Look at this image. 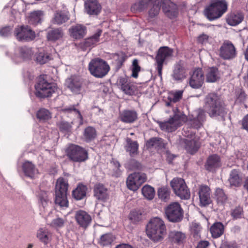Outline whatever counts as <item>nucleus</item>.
<instances>
[{
    "label": "nucleus",
    "mask_w": 248,
    "mask_h": 248,
    "mask_svg": "<svg viewBox=\"0 0 248 248\" xmlns=\"http://www.w3.org/2000/svg\"><path fill=\"white\" fill-rule=\"evenodd\" d=\"M160 0H139L135 3L133 8L141 11L146 9L148 6L153 3L149 11V15L151 17L157 16L160 9ZM162 3V10L165 14L170 18L175 17L178 14L177 6L170 0H161Z\"/></svg>",
    "instance_id": "1"
},
{
    "label": "nucleus",
    "mask_w": 248,
    "mask_h": 248,
    "mask_svg": "<svg viewBox=\"0 0 248 248\" xmlns=\"http://www.w3.org/2000/svg\"><path fill=\"white\" fill-rule=\"evenodd\" d=\"M146 232L153 241H161L166 234V227L164 221L159 217L151 219L147 225Z\"/></svg>",
    "instance_id": "2"
},
{
    "label": "nucleus",
    "mask_w": 248,
    "mask_h": 248,
    "mask_svg": "<svg viewBox=\"0 0 248 248\" xmlns=\"http://www.w3.org/2000/svg\"><path fill=\"white\" fill-rule=\"evenodd\" d=\"M205 102V109L210 117H223L226 113L219 96L217 94H209L206 97Z\"/></svg>",
    "instance_id": "3"
},
{
    "label": "nucleus",
    "mask_w": 248,
    "mask_h": 248,
    "mask_svg": "<svg viewBox=\"0 0 248 248\" xmlns=\"http://www.w3.org/2000/svg\"><path fill=\"white\" fill-rule=\"evenodd\" d=\"M227 10V4L225 0H216L204 10V15L210 20L221 17Z\"/></svg>",
    "instance_id": "4"
},
{
    "label": "nucleus",
    "mask_w": 248,
    "mask_h": 248,
    "mask_svg": "<svg viewBox=\"0 0 248 248\" xmlns=\"http://www.w3.org/2000/svg\"><path fill=\"white\" fill-rule=\"evenodd\" d=\"M173 111L174 115L170 117L168 121L159 122V125L161 130L168 132H173L184 122L186 116L179 112L177 108Z\"/></svg>",
    "instance_id": "5"
},
{
    "label": "nucleus",
    "mask_w": 248,
    "mask_h": 248,
    "mask_svg": "<svg viewBox=\"0 0 248 248\" xmlns=\"http://www.w3.org/2000/svg\"><path fill=\"white\" fill-rule=\"evenodd\" d=\"M109 69V66L107 62L100 58L93 59L89 63V70L91 74L96 78L104 77Z\"/></svg>",
    "instance_id": "6"
},
{
    "label": "nucleus",
    "mask_w": 248,
    "mask_h": 248,
    "mask_svg": "<svg viewBox=\"0 0 248 248\" xmlns=\"http://www.w3.org/2000/svg\"><path fill=\"white\" fill-rule=\"evenodd\" d=\"M35 94L39 97H47L51 96L57 89L54 83L47 82L42 77L39 78L35 86Z\"/></svg>",
    "instance_id": "7"
},
{
    "label": "nucleus",
    "mask_w": 248,
    "mask_h": 248,
    "mask_svg": "<svg viewBox=\"0 0 248 248\" xmlns=\"http://www.w3.org/2000/svg\"><path fill=\"white\" fill-rule=\"evenodd\" d=\"M174 193L181 199L190 198V192L184 180L181 178H174L170 183Z\"/></svg>",
    "instance_id": "8"
},
{
    "label": "nucleus",
    "mask_w": 248,
    "mask_h": 248,
    "mask_svg": "<svg viewBox=\"0 0 248 248\" xmlns=\"http://www.w3.org/2000/svg\"><path fill=\"white\" fill-rule=\"evenodd\" d=\"M69 158L76 162H81L86 161L88 158V152L83 148L76 145H71L66 151Z\"/></svg>",
    "instance_id": "9"
},
{
    "label": "nucleus",
    "mask_w": 248,
    "mask_h": 248,
    "mask_svg": "<svg viewBox=\"0 0 248 248\" xmlns=\"http://www.w3.org/2000/svg\"><path fill=\"white\" fill-rule=\"evenodd\" d=\"M165 215L168 220L172 222L180 221L183 217V212L180 204L177 202L170 203L165 208Z\"/></svg>",
    "instance_id": "10"
},
{
    "label": "nucleus",
    "mask_w": 248,
    "mask_h": 248,
    "mask_svg": "<svg viewBox=\"0 0 248 248\" xmlns=\"http://www.w3.org/2000/svg\"><path fill=\"white\" fill-rule=\"evenodd\" d=\"M173 50L167 46L160 47L155 57V62L157 65L156 69L158 75L161 76L163 65L171 57Z\"/></svg>",
    "instance_id": "11"
},
{
    "label": "nucleus",
    "mask_w": 248,
    "mask_h": 248,
    "mask_svg": "<svg viewBox=\"0 0 248 248\" xmlns=\"http://www.w3.org/2000/svg\"><path fill=\"white\" fill-rule=\"evenodd\" d=\"M147 179V176L144 173L134 172L130 174L127 178V187L131 190L136 191Z\"/></svg>",
    "instance_id": "12"
},
{
    "label": "nucleus",
    "mask_w": 248,
    "mask_h": 248,
    "mask_svg": "<svg viewBox=\"0 0 248 248\" xmlns=\"http://www.w3.org/2000/svg\"><path fill=\"white\" fill-rule=\"evenodd\" d=\"M188 131V133L184 130L183 135L186 137L184 139L183 142L185 143V148L187 152L191 154H195L200 147V144L198 141V138L197 137L193 132Z\"/></svg>",
    "instance_id": "13"
},
{
    "label": "nucleus",
    "mask_w": 248,
    "mask_h": 248,
    "mask_svg": "<svg viewBox=\"0 0 248 248\" xmlns=\"http://www.w3.org/2000/svg\"><path fill=\"white\" fill-rule=\"evenodd\" d=\"M14 34L20 41H29L35 37V33L28 26H20L16 28Z\"/></svg>",
    "instance_id": "14"
},
{
    "label": "nucleus",
    "mask_w": 248,
    "mask_h": 248,
    "mask_svg": "<svg viewBox=\"0 0 248 248\" xmlns=\"http://www.w3.org/2000/svg\"><path fill=\"white\" fill-rule=\"evenodd\" d=\"M236 48L229 41L223 42L219 48V56L224 60H232L236 56Z\"/></svg>",
    "instance_id": "15"
},
{
    "label": "nucleus",
    "mask_w": 248,
    "mask_h": 248,
    "mask_svg": "<svg viewBox=\"0 0 248 248\" xmlns=\"http://www.w3.org/2000/svg\"><path fill=\"white\" fill-rule=\"evenodd\" d=\"M205 120L204 111L201 109L194 111L187 119V123L195 128H199L202 125Z\"/></svg>",
    "instance_id": "16"
},
{
    "label": "nucleus",
    "mask_w": 248,
    "mask_h": 248,
    "mask_svg": "<svg viewBox=\"0 0 248 248\" xmlns=\"http://www.w3.org/2000/svg\"><path fill=\"white\" fill-rule=\"evenodd\" d=\"M204 80L203 72L201 68H198L194 69L190 74L189 85L193 88L198 89L202 85Z\"/></svg>",
    "instance_id": "17"
},
{
    "label": "nucleus",
    "mask_w": 248,
    "mask_h": 248,
    "mask_svg": "<svg viewBox=\"0 0 248 248\" xmlns=\"http://www.w3.org/2000/svg\"><path fill=\"white\" fill-rule=\"evenodd\" d=\"M33 52L31 48L23 46L18 48L15 52L12 59L16 62L29 59L31 58Z\"/></svg>",
    "instance_id": "18"
},
{
    "label": "nucleus",
    "mask_w": 248,
    "mask_h": 248,
    "mask_svg": "<svg viewBox=\"0 0 248 248\" xmlns=\"http://www.w3.org/2000/svg\"><path fill=\"white\" fill-rule=\"evenodd\" d=\"M210 193L211 190L209 186L205 185H201L200 186L198 195L200 200V204L201 206H205L210 203L211 202Z\"/></svg>",
    "instance_id": "19"
},
{
    "label": "nucleus",
    "mask_w": 248,
    "mask_h": 248,
    "mask_svg": "<svg viewBox=\"0 0 248 248\" xmlns=\"http://www.w3.org/2000/svg\"><path fill=\"white\" fill-rule=\"evenodd\" d=\"M117 84L119 88L128 95L133 94L136 90V86L130 83L126 78H120L117 80Z\"/></svg>",
    "instance_id": "20"
},
{
    "label": "nucleus",
    "mask_w": 248,
    "mask_h": 248,
    "mask_svg": "<svg viewBox=\"0 0 248 248\" xmlns=\"http://www.w3.org/2000/svg\"><path fill=\"white\" fill-rule=\"evenodd\" d=\"M75 216L78 224L82 228H87L91 222V216L85 211L79 210L76 211Z\"/></svg>",
    "instance_id": "21"
},
{
    "label": "nucleus",
    "mask_w": 248,
    "mask_h": 248,
    "mask_svg": "<svg viewBox=\"0 0 248 248\" xmlns=\"http://www.w3.org/2000/svg\"><path fill=\"white\" fill-rule=\"evenodd\" d=\"M66 83L68 88L73 93L76 94L80 93L82 84L81 78L77 76H72L66 80Z\"/></svg>",
    "instance_id": "22"
},
{
    "label": "nucleus",
    "mask_w": 248,
    "mask_h": 248,
    "mask_svg": "<svg viewBox=\"0 0 248 248\" xmlns=\"http://www.w3.org/2000/svg\"><path fill=\"white\" fill-rule=\"evenodd\" d=\"M86 27L81 24L72 26L69 29L70 36L75 39H80L83 38L86 34Z\"/></svg>",
    "instance_id": "23"
},
{
    "label": "nucleus",
    "mask_w": 248,
    "mask_h": 248,
    "mask_svg": "<svg viewBox=\"0 0 248 248\" xmlns=\"http://www.w3.org/2000/svg\"><path fill=\"white\" fill-rule=\"evenodd\" d=\"M85 10L90 15H97L101 10V6L96 0H87L85 2Z\"/></svg>",
    "instance_id": "24"
},
{
    "label": "nucleus",
    "mask_w": 248,
    "mask_h": 248,
    "mask_svg": "<svg viewBox=\"0 0 248 248\" xmlns=\"http://www.w3.org/2000/svg\"><path fill=\"white\" fill-rule=\"evenodd\" d=\"M119 119L124 123L131 124L138 119V114L135 110L125 109L120 112Z\"/></svg>",
    "instance_id": "25"
},
{
    "label": "nucleus",
    "mask_w": 248,
    "mask_h": 248,
    "mask_svg": "<svg viewBox=\"0 0 248 248\" xmlns=\"http://www.w3.org/2000/svg\"><path fill=\"white\" fill-rule=\"evenodd\" d=\"M183 91L181 90L171 91L168 93L165 105L167 107H173L175 103L179 102L183 96Z\"/></svg>",
    "instance_id": "26"
},
{
    "label": "nucleus",
    "mask_w": 248,
    "mask_h": 248,
    "mask_svg": "<svg viewBox=\"0 0 248 248\" xmlns=\"http://www.w3.org/2000/svg\"><path fill=\"white\" fill-rule=\"evenodd\" d=\"M94 195L99 200L104 202L108 199V190L101 184L96 185L94 188Z\"/></svg>",
    "instance_id": "27"
},
{
    "label": "nucleus",
    "mask_w": 248,
    "mask_h": 248,
    "mask_svg": "<svg viewBox=\"0 0 248 248\" xmlns=\"http://www.w3.org/2000/svg\"><path fill=\"white\" fill-rule=\"evenodd\" d=\"M220 165V160L219 156L217 155H213L208 158L205 168L208 171H213L219 167Z\"/></svg>",
    "instance_id": "28"
},
{
    "label": "nucleus",
    "mask_w": 248,
    "mask_h": 248,
    "mask_svg": "<svg viewBox=\"0 0 248 248\" xmlns=\"http://www.w3.org/2000/svg\"><path fill=\"white\" fill-rule=\"evenodd\" d=\"M242 181L241 172L239 170L233 169L230 173L228 182L231 186H239Z\"/></svg>",
    "instance_id": "29"
},
{
    "label": "nucleus",
    "mask_w": 248,
    "mask_h": 248,
    "mask_svg": "<svg viewBox=\"0 0 248 248\" xmlns=\"http://www.w3.org/2000/svg\"><path fill=\"white\" fill-rule=\"evenodd\" d=\"M126 145L125 149L131 156H134L138 154L139 144L137 141H133L131 139H126Z\"/></svg>",
    "instance_id": "30"
},
{
    "label": "nucleus",
    "mask_w": 248,
    "mask_h": 248,
    "mask_svg": "<svg viewBox=\"0 0 248 248\" xmlns=\"http://www.w3.org/2000/svg\"><path fill=\"white\" fill-rule=\"evenodd\" d=\"M187 74V69L180 64L175 65L172 77L176 80H182L185 78Z\"/></svg>",
    "instance_id": "31"
},
{
    "label": "nucleus",
    "mask_w": 248,
    "mask_h": 248,
    "mask_svg": "<svg viewBox=\"0 0 248 248\" xmlns=\"http://www.w3.org/2000/svg\"><path fill=\"white\" fill-rule=\"evenodd\" d=\"M44 12L41 10L34 11L29 16V23L36 25L41 22L44 16Z\"/></svg>",
    "instance_id": "32"
},
{
    "label": "nucleus",
    "mask_w": 248,
    "mask_h": 248,
    "mask_svg": "<svg viewBox=\"0 0 248 248\" xmlns=\"http://www.w3.org/2000/svg\"><path fill=\"white\" fill-rule=\"evenodd\" d=\"M22 169L25 174L31 178H32L38 172L34 165L29 161H26L23 164Z\"/></svg>",
    "instance_id": "33"
},
{
    "label": "nucleus",
    "mask_w": 248,
    "mask_h": 248,
    "mask_svg": "<svg viewBox=\"0 0 248 248\" xmlns=\"http://www.w3.org/2000/svg\"><path fill=\"white\" fill-rule=\"evenodd\" d=\"M210 230L213 237L218 238L223 233L224 226L222 223L217 222L211 226Z\"/></svg>",
    "instance_id": "34"
},
{
    "label": "nucleus",
    "mask_w": 248,
    "mask_h": 248,
    "mask_svg": "<svg viewBox=\"0 0 248 248\" xmlns=\"http://www.w3.org/2000/svg\"><path fill=\"white\" fill-rule=\"evenodd\" d=\"M63 35V32L60 28L52 29L48 31L47 33V39L50 41H56L61 39Z\"/></svg>",
    "instance_id": "35"
},
{
    "label": "nucleus",
    "mask_w": 248,
    "mask_h": 248,
    "mask_svg": "<svg viewBox=\"0 0 248 248\" xmlns=\"http://www.w3.org/2000/svg\"><path fill=\"white\" fill-rule=\"evenodd\" d=\"M244 16L240 13H231L227 18V23L231 26H235L240 23L243 20Z\"/></svg>",
    "instance_id": "36"
},
{
    "label": "nucleus",
    "mask_w": 248,
    "mask_h": 248,
    "mask_svg": "<svg viewBox=\"0 0 248 248\" xmlns=\"http://www.w3.org/2000/svg\"><path fill=\"white\" fill-rule=\"evenodd\" d=\"M69 19L67 13L58 11L54 15L52 22L57 25H61L66 22Z\"/></svg>",
    "instance_id": "37"
},
{
    "label": "nucleus",
    "mask_w": 248,
    "mask_h": 248,
    "mask_svg": "<svg viewBox=\"0 0 248 248\" xmlns=\"http://www.w3.org/2000/svg\"><path fill=\"white\" fill-rule=\"evenodd\" d=\"M68 183L66 180L63 178H59L55 186V193H67Z\"/></svg>",
    "instance_id": "38"
},
{
    "label": "nucleus",
    "mask_w": 248,
    "mask_h": 248,
    "mask_svg": "<svg viewBox=\"0 0 248 248\" xmlns=\"http://www.w3.org/2000/svg\"><path fill=\"white\" fill-rule=\"evenodd\" d=\"M87 187L82 184H79L72 192L73 197L77 200H80L85 197Z\"/></svg>",
    "instance_id": "39"
},
{
    "label": "nucleus",
    "mask_w": 248,
    "mask_h": 248,
    "mask_svg": "<svg viewBox=\"0 0 248 248\" xmlns=\"http://www.w3.org/2000/svg\"><path fill=\"white\" fill-rule=\"evenodd\" d=\"M102 31L99 30L92 36L85 39L84 42V46L85 47H93L96 45L99 41V37Z\"/></svg>",
    "instance_id": "40"
},
{
    "label": "nucleus",
    "mask_w": 248,
    "mask_h": 248,
    "mask_svg": "<svg viewBox=\"0 0 248 248\" xmlns=\"http://www.w3.org/2000/svg\"><path fill=\"white\" fill-rule=\"evenodd\" d=\"M206 81L208 82H215L219 78L218 71L215 67L209 68L207 71Z\"/></svg>",
    "instance_id": "41"
},
{
    "label": "nucleus",
    "mask_w": 248,
    "mask_h": 248,
    "mask_svg": "<svg viewBox=\"0 0 248 248\" xmlns=\"http://www.w3.org/2000/svg\"><path fill=\"white\" fill-rule=\"evenodd\" d=\"M55 202L56 204L62 207H67L68 202L67 193H55Z\"/></svg>",
    "instance_id": "42"
},
{
    "label": "nucleus",
    "mask_w": 248,
    "mask_h": 248,
    "mask_svg": "<svg viewBox=\"0 0 248 248\" xmlns=\"http://www.w3.org/2000/svg\"><path fill=\"white\" fill-rule=\"evenodd\" d=\"M50 233L43 229H39L37 232V237L45 245H47L50 241Z\"/></svg>",
    "instance_id": "43"
},
{
    "label": "nucleus",
    "mask_w": 248,
    "mask_h": 248,
    "mask_svg": "<svg viewBox=\"0 0 248 248\" xmlns=\"http://www.w3.org/2000/svg\"><path fill=\"white\" fill-rule=\"evenodd\" d=\"M36 116L40 121L46 122L51 118L52 115L48 109L41 108L37 111Z\"/></svg>",
    "instance_id": "44"
},
{
    "label": "nucleus",
    "mask_w": 248,
    "mask_h": 248,
    "mask_svg": "<svg viewBox=\"0 0 248 248\" xmlns=\"http://www.w3.org/2000/svg\"><path fill=\"white\" fill-rule=\"evenodd\" d=\"M96 136V131L94 128L88 126L86 128L83 132V138L87 142H90L95 139Z\"/></svg>",
    "instance_id": "45"
},
{
    "label": "nucleus",
    "mask_w": 248,
    "mask_h": 248,
    "mask_svg": "<svg viewBox=\"0 0 248 248\" xmlns=\"http://www.w3.org/2000/svg\"><path fill=\"white\" fill-rule=\"evenodd\" d=\"M141 192L143 196L149 200H152L155 195V189L148 185H146L143 186Z\"/></svg>",
    "instance_id": "46"
},
{
    "label": "nucleus",
    "mask_w": 248,
    "mask_h": 248,
    "mask_svg": "<svg viewBox=\"0 0 248 248\" xmlns=\"http://www.w3.org/2000/svg\"><path fill=\"white\" fill-rule=\"evenodd\" d=\"M169 236L172 241L177 243H182L186 237L184 233L176 231H170Z\"/></svg>",
    "instance_id": "47"
},
{
    "label": "nucleus",
    "mask_w": 248,
    "mask_h": 248,
    "mask_svg": "<svg viewBox=\"0 0 248 248\" xmlns=\"http://www.w3.org/2000/svg\"><path fill=\"white\" fill-rule=\"evenodd\" d=\"M66 223L65 217H57L52 219L50 226L57 230L63 228Z\"/></svg>",
    "instance_id": "48"
},
{
    "label": "nucleus",
    "mask_w": 248,
    "mask_h": 248,
    "mask_svg": "<svg viewBox=\"0 0 248 248\" xmlns=\"http://www.w3.org/2000/svg\"><path fill=\"white\" fill-rule=\"evenodd\" d=\"M215 197L218 203L223 204L226 202L228 197L224 190L220 188L216 189L215 191Z\"/></svg>",
    "instance_id": "49"
},
{
    "label": "nucleus",
    "mask_w": 248,
    "mask_h": 248,
    "mask_svg": "<svg viewBox=\"0 0 248 248\" xmlns=\"http://www.w3.org/2000/svg\"><path fill=\"white\" fill-rule=\"evenodd\" d=\"M115 239V237L110 233L103 234L101 236L99 243L102 246H108L111 245Z\"/></svg>",
    "instance_id": "50"
},
{
    "label": "nucleus",
    "mask_w": 248,
    "mask_h": 248,
    "mask_svg": "<svg viewBox=\"0 0 248 248\" xmlns=\"http://www.w3.org/2000/svg\"><path fill=\"white\" fill-rule=\"evenodd\" d=\"M164 143L163 140L160 138H153L146 142V147L148 148L152 147L155 148L161 147L163 146Z\"/></svg>",
    "instance_id": "51"
},
{
    "label": "nucleus",
    "mask_w": 248,
    "mask_h": 248,
    "mask_svg": "<svg viewBox=\"0 0 248 248\" xmlns=\"http://www.w3.org/2000/svg\"><path fill=\"white\" fill-rule=\"evenodd\" d=\"M36 61L40 64H44L50 60V57L45 51L40 52L36 55Z\"/></svg>",
    "instance_id": "52"
},
{
    "label": "nucleus",
    "mask_w": 248,
    "mask_h": 248,
    "mask_svg": "<svg viewBox=\"0 0 248 248\" xmlns=\"http://www.w3.org/2000/svg\"><path fill=\"white\" fill-rule=\"evenodd\" d=\"M170 192L167 187H161L158 190V196L162 201H166L170 198Z\"/></svg>",
    "instance_id": "53"
},
{
    "label": "nucleus",
    "mask_w": 248,
    "mask_h": 248,
    "mask_svg": "<svg viewBox=\"0 0 248 248\" xmlns=\"http://www.w3.org/2000/svg\"><path fill=\"white\" fill-rule=\"evenodd\" d=\"M62 110L66 112L71 113L75 114L77 117L80 119V124H82V117L81 114L80 113L79 111L77 108H76L75 106H70L69 107H66L63 108Z\"/></svg>",
    "instance_id": "54"
},
{
    "label": "nucleus",
    "mask_w": 248,
    "mask_h": 248,
    "mask_svg": "<svg viewBox=\"0 0 248 248\" xmlns=\"http://www.w3.org/2000/svg\"><path fill=\"white\" fill-rule=\"evenodd\" d=\"M142 214L140 211L134 210L130 212L129 218L133 222H139L141 219Z\"/></svg>",
    "instance_id": "55"
},
{
    "label": "nucleus",
    "mask_w": 248,
    "mask_h": 248,
    "mask_svg": "<svg viewBox=\"0 0 248 248\" xmlns=\"http://www.w3.org/2000/svg\"><path fill=\"white\" fill-rule=\"evenodd\" d=\"M39 200L42 206L45 208L49 202L48 196L46 192H41L39 196Z\"/></svg>",
    "instance_id": "56"
},
{
    "label": "nucleus",
    "mask_w": 248,
    "mask_h": 248,
    "mask_svg": "<svg viewBox=\"0 0 248 248\" xmlns=\"http://www.w3.org/2000/svg\"><path fill=\"white\" fill-rule=\"evenodd\" d=\"M111 164L114 167L113 171L112 172V175L116 177H119L121 174V171L119 169V167H120V163L117 161L113 160L111 162Z\"/></svg>",
    "instance_id": "57"
},
{
    "label": "nucleus",
    "mask_w": 248,
    "mask_h": 248,
    "mask_svg": "<svg viewBox=\"0 0 248 248\" xmlns=\"http://www.w3.org/2000/svg\"><path fill=\"white\" fill-rule=\"evenodd\" d=\"M132 76L137 78L138 76V73L140 71V68L138 65V61L136 59L133 60L132 62Z\"/></svg>",
    "instance_id": "58"
},
{
    "label": "nucleus",
    "mask_w": 248,
    "mask_h": 248,
    "mask_svg": "<svg viewBox=\"0 0 248 248\" xmlns=\"http://www.w3.org/2000/svg\"><path fill=\"white\" fill-rule=\"evenodd\" d=\"M59 127L61 131L63 132H69L71 130V124L65 121H61L58 124Z\"/></svg>",
    "instance_id": "59"
},
{
    "label": "nucleus",
    "mask_w": 248,
    "mask_h": 248,
    "mask_svg": "<svg viewBox=\"0 0 248 248\" xmlns=\"http://www.w3.org/2000/svg\"><path fill=\"white\" fill-rule=\"evenodd\" d=\"M242 208L241 207H237L232 211L231 215L233 218L237 219L242 217Z\"/></svg>",
    "instance_id": "60"
},
{
    "label": "nucleus",
    "mask_w": 248,
    "mask_h": 248,
    "mask_svg": "<svg viewBox=\"0 0 248 248\" xmlns=\"http://www.w3.org/2000/svg\"><path fill=\"white\" fill-rule=\"evenodd\" d=\"M12 28L10 27H6L2 28L0 30V35L2 36H8L11 34Z\"/></svg>",
    "instance_id": "61"
},
{
    "label": "nucleus",
    "mask_w": 248,
    "mask_h": 248,
    "mask_svg": "<svg viewBox=\"0 0 248 248\" xmlns=\"http://www.w3.org/2000/svg\"><path fill=\"white\" fill-rule=\"evenodd\" d=\"M209 36L206 34H202L198 37V41L202 44L206 43L209 39Z\"/></svg>",
    "instance_id": "62"
},
{
    "label": "nucleus",
    "mask_w": 248,
    "mask_h": 248,
    "mask_svg": "<svg viewBox=\"0 0 248 248\" xmlns=\"http://www.w3.org/2000/svg\"><path fill=\"white\" fill-rule=\"evenodd\" d=\"M242 128L248 132V114L242 120Z\"/></svg>",
    "instance_id": "63"
},
{
    "label": "nucleus",
    "mask_w": 248,
    "mask_h": 248,
    "mask_svg": "<svg viewBox=\"0 0 248 248\" xmlns=\"http://www.w3.org/2000/svg\"><path fill=\"white\" fill-rule=\"evenodd\" d=\"M209 246V243L207 241H202L200 242L196 248H208Z\"/></svg>",
    "instance_id": "64"
}]
</instances>
